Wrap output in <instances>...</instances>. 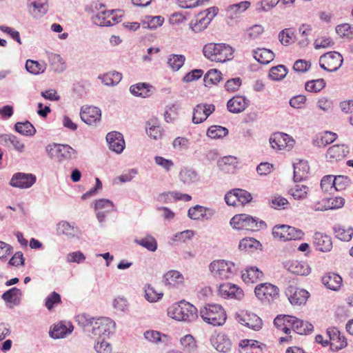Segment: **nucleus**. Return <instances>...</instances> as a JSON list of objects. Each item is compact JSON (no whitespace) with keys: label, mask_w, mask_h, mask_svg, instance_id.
<instances>
[{"label":"nucleus","mask_w":353,"mask_h":353,"mask_svg":"<svg viewBox=\"0 0 353 353\" xmlns=\"http://www.w3.org/2000/svg\"><path fill=\"white\" fill-rule=\"evenodd\" d=\"M228 130L220 125H213L208 128L207 134L211 139H219L225 137Z\"/></svg>","instance_id":"nucleus-49"},{"label":"nucleus","mask_w":353,"mask_h":353,"mask_svg":"<svg viewBox=\"0 0 353 353\" xmlns=\"http://www.w3.org/2000/svg\"><path fill=\"white\" fill-rule=\"evenodd\" d=\"M287 270L297 275H307L310 270L307 265L298 261H292L286 265Z\"/></svg>","instance_id":"nucleus-30"},{"label":"nucleus","mask_w":353,"mask_h":353,"mask_svg":"<svg viewBox=\"0 0 353 353\" xmlns=\"http://www.w3.org/2000/svg\"><path fill=\"white\" fill-rule=\"evenodd\" d=\"M76 320L83 327L92 328L96 319L87 314H80L77 316Z\"/></svg>","instance_id":"nucleus-57"},{"label":"nucleus","mask_w":353,"mask_h":353,"mask_svg":"<svg viewBox=\"0 0 353 353\" xmlns=\"http://www.w3.org/2000/svg\"><path fill=\"white\" fill-rule=\"evenodd\" d=\"M146 131L148 136L154 139H159L162 136L161 128L156 117L150 119L146 123Z\"/></svg>","instance_id":"nucleus-29"},{"label":"nucleus","mask_w":353,"mask_h":353,"mask_svg":"<svg viewBox=\"0 0 353 353\" xmlns=\"http://www.w3.org/2000/svg\"><path fill=\"white\" fill-rule=\"evenodd\" d=\"M269 141L272 148L277 150L285 148L290 150L294 143V140L291 137L283 132L274 133Z\"/></svg>","instance_id":"nucleus-12"},{"label":"nucleus","mask_w":353,"mask_h":353,"mask_svg":"<svg viewBox=\"0 0 353 353\" xmlns=\"http://www.w3.org/2000/svg\"><path fill=\"white\" fill-rule=\"evenodd\" d=\"M0 143L8 147L12 145L19 152H23L25 149L24 143L15 135L11 134H0Z\"/></svg>","instance_id":"nucleus-25"},{"label":"nucleus","mask_w":353,"mask_h":353,"mask_svg":"<svg viewBox=\"0 0 353 353\" xmlns=\"http://www.w3.org/2000/svg\"><path fill=\"white\" fill-rule=\"evenodd\" d=\"M180 180L185 184H190L197 181L196 172L191 169H183L179 172Z\"/></svg>","instance_id":"nucleus-45"},{"label":"nucleus","mask_w":353,"mask_h":353,"mask_svg":"<svg viewBox=\"0 0 353 353\" xmlns=\"http://www.w3.org/2000/svg\"><path fill=\"white\" fill-rule=\"evenodd\" d=\"M219 294L223 298H234L238 300L243 299V291L236 285L230 283H223L219 285Z\"/></svg>","instance_id":"nucleus-17"},{"label":"nucleus","mask_w":353,"mask_h":353,"mask_svg":"<svg viewBox=\"0 0 353 353\" xmlns=\"http://www.w3.org/2000/svg\"><path fill=\"white\" fill-rule=\"evenodd\" d=\"M205 212L206 209L205 208L197 205L189 209L188 216L191 219L199 220L204 216V214Z\"/></svg>","instance_id":"nucleus-60"},{"label":"nucleus","mask_w":353,"mask_h":353,"mask_svg":"<svg viewBox=\"0 0 353 353\" xmlns=\"http://www.w3.org/2000/svg\"><path fill=\"white\" fill-rule=\"evenodd\" d=\"M309 188L304 185L297 184L290 190V194L294 199L302 200L307 197Z\"/></svg>","instance_id":"nucleus-46"},{"label":"nucleus","mask_w":353,"mask_h":353,"mask_svg":"<svg viewBox=\"0 0 353 353\" xmlns=\"http://www.w3.org/2000/svg\"><path fill=\"white\" fill-rule=\"evenodd\" d=\"M168 314L175 320L191 322L196 319L197 310L190 303L181 301L168 309Z\"/></svg>","instance_id":"nucleus-2"},{"label":"nucleus","mask_w":353,"mask_h":353,"mask_svg":"<svg viewBox=\"0 0 353 353\" xmlns=\"http://www.w3.org/2000/svg\"><path fill=\"white\" fill-rule=\"evenodd\" d=\"M209 270L216 279H231L236 273L235 265L225 260H215L209 265Z\"/></svg>","instance_id":"nucleus-4"},{"label":"nucleus","mask_w":353,"mask_h":353,"mask_svg":"<svg viewBox=\"0 0 353 353\" xmlns=\"http://www.w3.org/2000/svg\"><path fill=\"white\" fill-rule=\"evenodd\" d=\"M57 230L58 234H65L70 237L75 236L79 232L77 228L65 221H61L57 224Z\"/></svg>","instance_id":"nucleus-38"},{"label":"nucleus","mask_w":353,"mask_h":353,"mask_svg":"<svg viewBox=\"0 0 353 353\" xmlns=\"http://www.w3.org/2000/svg\"><path fill=\"white\" fill-rule=\"evenodd\" d=\"M164 22V18L161 16H145L141 20L142 26L144 28L150 30H155L158 27L163 25Z\"/></svg>","instance_id":"nucleus-37"},{"label":"nucleus","mask_w":353,"mask_h":353,"mask_svg":"<svg viewBox=\"0 0 353 353\" xmlns=\"http://www.w3.org/2000/svg\"><path fill=\"white\" fill-rule=\"evenodd\" d=\"M134 242L150 252H154L157 249V243L151 235H147L140 239H136Z\"/></svg>","instance_id":"nucleus-43"},{"label":"nucleus","mask_w":353,"mask_h":353,"mask_svg":"<svg viewBox=\"0 0 353 353\" xmlns=\"http://www.w3.org/2000/svg\"><path fill=\"white\" fill-rule=\"evenodd\" d=\"M144 337L148 341L154 343H159V342L165 343L168 340V336L166 335H161L159 332L154 330L146 331L144 333Z\"/></svg>","instance_id":"nucleus-47"},{"label":"nucleus","mask_w":353,"mask_h":353,"mask_svg":"<svg viewBox=\"0 0 353 353\" xmlns=\"http://www.w3.org/2000/svg\"><path fill=\"white\" fill-rule=\"evenodd\" d=\"M325 86V82L323 79L309 81L305 83V90L311 92H318Z\"/></svg>","instance_id":"nucleus-52"},{"label":"nucleus","mask_w":353,"mask_h":353,"mask_svg":"<svg viewBox=\"0 0 353 353\" xmlns=\"http://www.w3.org/2000/svg\"><path fill=\"white\" fill-rule=\"evenodd\" d=\"M200 316L206 323L214 326L225 323L227 316L223 307L219 304H208L200 310Z\"/></svg>","instance_id":"nucleus-3"},{"label":"nucleus","mask_w":353,"mask_h":353,"mask_svg":"<svg viewBox=\"0 0 353 353\" xmlns=\"http://www.w3.org/2000/svg\"><path fill=\"white\" fill-rule=\"evenodd\" d=\"M323 284L327 288L334 291L338 290L342 284V278L337 274L330 272L322 277Z\"/></svg>","instance_id":"nucleus-27"},{"label":"nucleus","mask_w":353,"mask_h":353,"mask_svg":"<svg viewBox=\"0 0 353 353\" xmlns=\"http://www.w3.org/2000/svg\"><path fill=\"white\" fill-rule=\"evenodd\" d=\"M22 295L21 290L17 288H12L6 292H5L1 298L6 302L12 303L14 305H18L21 301V296Z\"/></svg>","instance_id":"nucleus-36"},{"label":"nucleus","mask_w":353,"mask_h":353,"mask_svg":"<svg viewBox=\"0 0 353 353\" xmlns=\"http://www.w3.org/2000/svg\"><path fill=\"white\" fill-rule=\"evenodd\" d=\"M48 155L59 162L69 161L77 154L74 149L68 145L57 144L48 145L46 148Z\"/></svg>","instance_id":"nucleus-5"},{"label":"nucleus","mask_w":353,"mask_h":353,"mask_svg":"<svg viewBox=\"0 0 353 353\" xmlns=\"http://www.w3.org/2000/svg\"><path fill=\"white\" fill-rule=\"evenodd\" d=\"M14 130L24 136H33L36 133V129L29 121L17 122L14 125Z\"/></svg>","instance_id":"nucleus-40"},{"label":"nucleus","mask_w":353,"mask_h":353,"mask_svg":"<svg viewBox=\"0 0 353 353\" xmlns=\"http://www.w3.org/2000/svg\"><path fill=\"white\" fill-rule=\"evenodd\" d=\"M348 148L345 145H334L327 151L326 157L330 161H339L346 157Z\"/></svg>","instance_id":"nucleus-26"},{"label":"nucleus","mask_w":353,"mask_h":353,"mask_svg":"<svg viewBox=\"0 0 353 353\" xmlns=\"http://www.w3.org/2000/svg\"><path fill=\"white\" fill-rule=\"evenodd\" d=\"M314 244L316 248L321 252L330 251L332 248L331 238L321 232H316L314 234Z\"/></svg>","instance_id":"nucleus-24"},{"label":"nucleus","mask_w":353,"mask_h":353,"mask_svg":"<svg viewBox=\"0 0 353 353\" xmlns=\"http://www.w3.org/2000/svg\"><path fill=\"white\" fill-rule=\"evenodd\" d=\"M203 52L212 61L224 63L233 58L234 50L225 43H208L203 47Z\"/></svg>","instance_id":"nucleus-1"},{"label":"nucleus","mask_w":353,"mask_h":353,"mask_svg":"<svg viewBox=\"0 0 353 353\" xmlns=\"http://www.w3.org/2000/svg\"><path fill=\"white\" fill-rule=\"evenodd\" d=\"M210 343L217 351L223 353L230 352L232 347L231 341L223 333L212 334L210 337Z\"/></svg>","instance_id":"nucleus-16"},{"label":"nucleus","mask_w":353,"mask_h":353,"mask_svg":"<svg viewBox=\"0 0 353 353\" xmlns=\"http://www.w3.org/2000/svg\"><path fill=\"white\" fill-rule=\"evenodd\" d=\"M185 60L182 54H172L168 58V63L173 70L177 71L183 65Z\"/></svg>","instance_id":"nucleus-51"},{"label":"nucleus","mask_w":353,"mask_h":353,"mask_svg":"<svg viewBox=\"0 0 353 353\" xmlns=\"http://www.w3.org/2000/svg\"><path fill=\"white\" fill-rule=\"evenodd\" d=\"M106 141L111 150L117 154L121 153L125 147V141L122 134L118 132H111L106 135Z\"/></svg>","instance_id":"nucleus-19"},{"label":"nucleus","mask_w":353,"mask_h":353,"mask_svg":"<svg viewBox=\"0 0 353 353\" xmlns=\"http://www.w3.org/2000/svg\"><path fill=\"white\" fill-rule=\"evenodd\" d=\"M26 70L32 74H37L44 71L43 66L39 62L32 60H28L26 63Z\"/></svg>","instance_id":"nucleus-62"},{"label":"nucleus","mask_w":353,"mask_h":353,"mask_svg":"<svg viewBox=\"0 0 353 353\" xmlns=\"http://www.w3.org/2000/svg\"><path fill=\"white\" fill-rule=\"evenodd\" d=\"M261 247V243L254 238H245L243 239L239 245L241 250L250 251L252 249H259Z\"/></svg>","instance_id":"nucleus-44"},{"label":"nucleus","mask_w":353,"mask_h":353,"mask_svg":"<svg viewBox=\"0 0 353 353\" xmlns=\"http://www.w3.org/2000/svg\"><path fill=\"white\" fill-rule=\"evenodd\" d=\"M115 10H101L94 17V23L100 26H112L121 21Z\"/></svg>","instance_id":"nucleus-13"},{"label":"nucleus","mask_w":353,"mask_h":353,"mask_svg":"<svg viewBox=\"0 0 353 353\" xmlns=\"http://www.w3.org/2000/svg\"><path fill=\"white\" fill-rule=\"evenodd\" d=\"M107 338L98 339L94 345V350L97 353H111L112 347L109 342L105 341Z\"/></svg>","instance_id":"nucleus-58"},{"label":"nucleus","mask_w":353,"mask_h":353,"mask_svg":"<svg viewBox=\"0 0 353 353\" xmlns=\"http://www.w3.org/2000/svg\"><path fill=\"white\" fill-rule=\"evenodd\" d=\"M234 192L236 193L238 202L243 205L250 202L252 199L251 194L245 190L234 189Z\"/></svg>","instance_id":"nucleus-63"},{"label":"nucleus","mask_w":353,"mask_h":353,"mask_svg":"<svg viewBox=\"0 0 353 353\" xmlns=\"http://www.w3.org/2000/svg\"><path fill=\"white\" fill-rule=\"evenodd\" d=\"M29 11L36 18H39L46 13L48 5L47 0H28Z\"/></svg>","instance_id":"nucleus-23"},{"label":"nucleus","mask_w":353,"mask_h":353,"mask_svg":"<svg viewBox=\"0 0 353 353\" xmlns=\"http://www.w3.org/2000/svg\"><path fill=\"white\" fill-rule=\"evenodd\" d=\"M263 276V272L256 267L248 268L244 272H243L241 276L244 282L252 283L261 279Z\"/></svg>","instance_id":"nucleus-31"},{"label":"nucleus","mask_w":353,"mask_h":353,"mask_svg":"<svg viewBox=\"0 0 353 353\" xmlns=\"http://www.w3.org/2000/svg\"><path fill=\"white\" fill-rule=\"evenodd\" d=\"M285 294L290 303L294 305L305 304L309 297L307 290L297 288L293 285H289L286 288Z\"/></svg>","instance_id":"nucleus-11"},{"label":"nucleus","mask_w":353,"mask_h":353,"mask_svg":"<svg viewBox=\"0 0 353 353\" xmlns=\"http://www.w3.org/2000/svg\"><path fill=\"white\" fill-rule=\"evenodd\" d=\"M218 9L215 7H212L201 12L196 16L195 22L192 21L190 23L191 28L195 32H199L207 28L208 24L216 16Z\"/></svg>","instance_id":"nucleus-9"},{"label":"nucleus","mask_w":353,"mask_h":353,"mask_svg":"<svg viewBox=\"0 0 353 353\" xmlns=\"http://www.w3.org/2000/svg\"><path fill=\"white\" fill-rule=\"evenodd\" d=\"M249 100L242 96H235L227 103L228 110L232 113L242 112L249 105Z\"/></svg>","instance_id":"nucleus-21"},{"label":"nucleus","mask_w":353,"mask_h":353,"mask_svg":"<svg viewBox=\"0 0 353 353\" xmlns=\"http://www.w3.org/2000/svg\"><path fill=\"white\" fill-rule=\"evenodd\" d=\"M221 73L219 70L216 69L210 70L204 76V84L207 87H210L212 85H216L221 79Z\"/></svg>","instance_id":"nucleus-42"},{"label":"nucleus","mask_w":353,"mask_h":353,"mask_svg":"<svg viewBox=\"0 0 353 353\" xmlns=\"http://www.w3.org/2000/svg\"><path fill=\"white\" fill-rule=\"evenodd\" d=\"M288 205V201L278 194L274 195L272 199H269V205L276 210L286 209Z\"/></svg>","instance_id":"nucleus-48"},{"label":"nucleus","mask_w":353,"mask_h":353,"mask_svg":"<svg viewBox=\"0 0 353 353\" xmlns=\"http://www.w3.org/2000/svg\"><path fill=\"white\" fill-rule=\"evenodd\" d=\"M250 6V3L249 1H245L240 2L239 3H235L230 5L227 8V12L231 17L233 14L241 13L247 10Z\"/></svg>","instance_id":"nucleus-53"},{"label":"nucleus","mask_w":353,"mask_h":353,"mask_svg":"<svg viewBox=\"0 0 353 353\" xmlns=\"http://www.w3.org/2000/svg\"><path fill=\"white\" fill-rule=\"evenodd\" d=\"M95 208L97 210H105L106 212H111L114 211V205L113 203L105 199H101L96 201Z\"/></svg>","instance_id":"nucleus-61"},{"label":"nucleus","mask_w":353,"mask_h":353,"mask_svg":"<svg viewBox=\"0 0 353 353\" xmlns=\"http://www.w3.org/2000/svg\"><path fill=\"white\" fill-rule=\"evenodd\" d=\"M336 33L341 37H350L353 33V28L349 23H343L336 27Z\"/></svg>","instance_id":"nucleus-64"},{"label":"nucleus","mask_w":353,"mask_h":353,"mask_svg":"<svg viewBox=\"0 0 353 353\" xmlns=\"http://www.w3.org/2000/svg\"><path fill=\"white\" fill-rule=\"evenodd\" d=\"M293 167L294 181H300L307 177L310 168L306 161H300L297 163H294Z\"/></svg>","instance_id":"nucleus-35"},{"label":"nucleus","mask_w":353,"mask_h":353,"mask_svg":"<svg viewBox=\"0 0 353 353\" xmlns=\"http://www.w3.org/2000/svg\"><path fill=\"white\" fill-rule=\"evenodd\" d=\"M101 110L95 106H83L80 110L81 119L88 125L97 123L101 120Z\"/></svg>","instance_id":"nucleus-15"},{"label":"nucleus","mask_w":353,"mask_h":353,"mask_svg":"<svg viewBox=\"0 0 353 353\" xmlns=\"http://www.w3.org/2000/svg\"><path fill=\"white\" fill-rule=\"evenodd\" d=\"M343 179L344 176H338L335 177L332 175L325 176L321 181V189L325 192H330L332 189L336 190H341L343 189V187L338 188L337 181Z\"/></svg>","instance_id":"nucleus-28"},{"label":"nucleus","mask_w":353,"mask_h":353,"mask_svg":"<svg viewBox=\"0 0 353 353\" xmlns=\"http://www.w3.org/2000/svg\"><path fill=\"white\" fill-rule=\"evenodd\" d=\"M240 322L242 325L254 330H259L262 326L261 319L255 314H252V316L246 315L240 319Z\"/></svg>","instance_id":"nucleus-41"},{"label":"nucleus","mask_w":353,"mask_h":353,"mask_svg":"<svg viewBox=\"0 0 353 353\" xmlns=\"http://www.w3.org/2000/svg\"><path fill=\"white\" fill-rule=\"evenodd\" d=\"M343 57L337 52H329L320 57V66L327 72H335L342 65Z\"/></svg>","instance_id":"nucleus-8"},{"label":"nucleus","mask_w":353,"mask_h":353,"mask_svg":"<svg viewBox=\"0 0 353 353\" xmlns=\"http://www.w3.org/2000/svg\"><path fill=\"white\" fill-rule=\"evenodd\" d=\"M115 327V323L108 317L97 319L91 328V332L99 339L108 338Z\"/></svg>","instance_id":"nucleus-7"},{"label":"nucleus","mask_w":353,"mask_h":353,"mask_svg":"<svg viewBox=\"0 0 353 353\" xmlns=\"http://www.w3.org/2000/svg\"><path fill=\"white\" fill-rule=\"evenodd\" d=\"M184 282V277L177 270H169L163 275V283L168 288H177Z\"/></svg>","instance_id":"nucleus-20"},{"label":"nucleus","mask_w":353,"mask_h":353,"mask_svg":"<svg viewBox=\"0 0 353 353\" xmlns=\"http://www.w3.org/2000/svg\"><path fill=\"white\" fill-rule=\"evenodd\" d=\"M259 224H263V221L259 223L256 219L245 214H236L230 221V225L236 230L255 231L259 230Z\"/></svg>","instance_id":"nucleus-6"},{"label":"nucleus","mask_w":353,"mask_h":353,"mask_svg":"<svg viewBox=\"0 0 353 353\" xmlns=\"http://www.w3.org/2000/svg\"><path fill=\"white\" fill-rule=\"evenodd\" d=\"M152 85L145 83H139L131 85L130 90L134 96L145 98L151 95L152 92Z\"/></svg>","instance_id":"nucleus-33"},{"label":"nucleus","mask_w":353,"mask_h":353,"mask_svg":"<svg viewBox=\"0 0 353 353\" xmlns=\"http://www.w3.org/2000/svg\"><path fill=\"white\" fill-rule=\"evenodd\" d=\"M312 30V26L308 24H302L299 29V32L304 38L299 41V44L304 47L308 45L310 43V40L307 38V36L311 33Z\"/></svg>","instance_id":"nucleus-59"},{"label":"nucleus","mask_w":353,"mask_h":353,"mask_svg":"<svg viewBox=\"0 0 353 353\" xmlns=\"http://www.w3.org/2000/svg\"><path fill=\"white\" fill-rule=\"evenodd\" d=\"M274 54L267 48H258L254 50V58L260 63L268 64L274 59Z\"/></svg>","instance_id":"nucleus-34"},{"label":"nucleus","mask_w":353,"mask_h":353,"mask_svg":"<svg viewBox=\"0 0 353 353\" xmlns=\"http://www.w3.org/2000/svg\"><path fill=\"white\" fill-rule=\"evenodd\" d=\"M181 344L184 351L192 352L196 349V342L194 339L190 334H187L181 339Z\"/></svg>","instance_id":"nucleus-55"},{"label":"nucleus","mask_w":353,"mask_h":353,"mask_svg":"<svg viewBox=\"0 0 353 353\" xmlns=\"http://www.w3.org/2000/svg\"><path fill=\"white\" fill-rule=\"evenodd\" d=\"M72 329L73 327L71 324L67 326L62 323H59L54 325L53 328L50 331V335L53 339H61L70 334Z\"/></svg>","instance_id":"nucleus-32"},{"label":"nucleus","mask_w":353,"mask_h":353,"mask_svg":"<svg viewBox=\"0 0 353 353\" xmlns=\"http://www.w3.org/2000/svg\"><path fill=\"white\" fill-rule=\"evenodd\" d=\"M287 69L283 65L272 67L269 72V77L274 81L283 79L287 74Z\"/></svg>","instance_id":"nucleus-50"},{"label":"nucleus","mask_w":353,"mask_h":353,"mask_svg":"<svg viewBox=\"0 0 353 353\" xmlns=\"http://www.w3.org/2000/svg\"><path fill=\"white\" fill-rule=\"evenodd\" d=\"M215 110L212 104H199L194 108L192 121L194 123H201L205 121L207 118Z\"/></svg>","instance_id":"nucleus-18"},{"label":"nucleus","mask_w":353,"mask_h":353,"mask_svg":"<svg viewBox=\"0 0 353 353\" xmlns=\"http://www.w3.org/2000/svg\"><path fill=\"white\" fill-rule=\"evenodd\" d=\"M287 228L288 225H275L272 229V235L275 239H278L282 241H287L288 239V234H287Z\"/></svg>","instance_id":"nucleus-56"},{"label":"nucleus","mask_w":353,"mask_h":353,"mask_svg":"<svg viewBox=\"0 0 353 353\" xmlns=\"http://www.w3.org/2000/svg\"><path fill=\"white\" fill-rule=\"evenodd\" d=\"M334 232L336 238L341 241H349L353 236V228L352 227L337 225L334 227Z\"/></svg>","instance_id":"nucleus-39"},{"label":"nucleus","mask_w":353,"mask_h":353,"mask_svg":"<svg viewBox=\"0 0 353 353\" xmlns=\"http://www.w3.org/2000/svg\"><path fill=\"white\" fill-rule=\"evenodd\" d=\"M279 288L269 283L257 285L254 289L256 297L263 302H270L279 296Z\"/></svg>","instance_id":"nucleus-10"},{"label":"nucleus","mask_w":353,"mask_h":353,"mask_svg":"<svg viewBox=\"0 0 353 353\" xmlns=\"http://www.w3.org/2000/svg\"><path fill=\"white\" fill-rule=\"evenodd\" d=\"M36 181V176L32 174H26L18 172L14 174L10 181V185L14 188H29Z\"/></svg>","instance_id":"nucleus-14"},{"label":"nucleus","mask_w":353,"mask_h":353,"mask_svg":"<svg viewBox=\"0 0 353 353\" xmlns=\"http://www.w3.org/2000/svg\"><path fill=\"white\" fill-rule=\"evenodd\" d=\"M163 295L162 292H157L150 285H148L145 290V297L150 303L159 301L162 298Z\"/></svg>","instance_id":"nucleus-54"},{"label":"nucleus","mask_w":353,"mask_h":353,"mask_svg":"<svg viewBox=\"0 0 353 353\" xmlns=\"http://www.w3.org/2000/svg\"><path fill=\"white\" fill-rule=\"evenodd\" d=\"M290 319L291 328L297 334H307L313 330V325L309 322L303 321L293 316L288 317Z\"/></svg>","instance_id":"nucleus-22"}]
</instances>
